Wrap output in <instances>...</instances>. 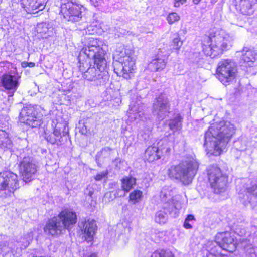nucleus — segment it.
I'll list each match as a JSON object with an SVG mask.
<instances>
[{
    "mask_svg": "<svg viewBox=\"0 0 257 257\" xmlns=\"http://www.w3.org/2000/svg\"><path fill=\"white\" fill-rule=\"evenodd\" d=\"M103 42L97 38H89L87 44L81 50L80 54H85L88 58L93 60V65L81 63L79 70L83 73L84 79L94 81L97 84L105 83L108 80V73L106 69L107 63L104 57L105 51L102 47Z\"/></svg>",
    "mask_w": 257,
    "mask_h": 257,
    "instance_id": "1",
    "label": "nucleus"
},
{
    "mask_svg": "<svg viewBox=\"0 0 257 257\" xmlns=\"http://www.w3.org/2000/svg\"><path fill=\"white\" fill-rule=\"evenodd\" d=\"M234 133V125L230 122L221 121L214 124L205 134L204 146L210 154L219 155Z\"/></svg>",
    "mask_w": 257,
    "mask_h": 257,
    "instance_id": "2",
    "label": "nucleus"
},
{
    "mask_svg": "<svg viewBox=\"0 0 257 257\" xmlns=\"http://www.w3.org/2000/svg\"><path fill=\"white\" fill-rule=\"evenodd\" d=\"M232 36L222 29H213L203 37L202 48L204 54L211 58L222 54L232 46Z\"/></svg>",
    "mask_w": 257,
    "mask_h": 257,
    "instance_id": "3",
    "label": "nucleus"
},
{
    "mask_svg": "<svg viewBox=\"0 0 257 257\" xmlns=\"http://www.w3.org/2000/svg\"><path fill=\"white\" fill-rule=\"evenodd\" d=\"M114 71L119 76L126 79H130L131 75L136 69L137 56L134 50L131 48L118 47L113 54Z\"/></svg>",
    "mask_w": 257,
    "mask_h": 257,
    "instance_id": "4",
    "label": "nucleus"
},
{
    "mask_svg": "<svg viewBox=\"0 0 257 257\" xmlns=\"http://www.w3.org/2000/svg\"><path fill=\"white\" fill-rule=\"evenodd\" d=\"M198 168V161L193 156L189 155L178 165L171 166L168 169V175L170 178L179 180L187 185L192 182Z\"/></svg>",
    "mask_w": 257,
    "mask_h": 257,
    "instance_id": "5",
    "label": "nucleus"
},
{
    "mask_svg": "<svg viewBox=\"0 0 257 257\" xmlns=\"http://www.w3.org/2000/svg\"><path fill=\"white\" fill-rule=\"evenodd\" d=\"M77 216L75 213L65 209L58 216L49 219L44 227L46 233L52 236L60 234L65 229L69 228L76 223Z\"/></svg>",
    "mask_w": 257,
    "mask_h": 257,
    "instance_id": "6",
    "label": "nucleus"
},
{
    "mask_svg": "<svg viewBox=\"0 0 257 257\" xmlns=\"http://www.w3.org/2000/svg\"><path fill=\"white\" fill-rule=\"evenodd\" d=\"M236 248L234 239L229 232L218 233L215 240L208 247L207 257H222L226 256L225 252H233Z\"/></svg>",
    "mask_w": 257,
    "mask_h": 257,
    "instance_id": "7",
    "label": "nucleus"
},
{
    "mask_svg": "<svg viewBox=\"0 0 257 257\" xmlns=\"http://www.w3.org/2000/svg\"><path fill=\"white\" fill-rule=\"evenodd\" d=\"M236 190L240 201L245 205L257 206V180L244 178L237 181Z\"/></svg>",
    "mask_w": 257,
    "mask_h": 257,
    "instance_id": "8",
    "label": "nucleus"
},
{
    "mask_svg": "<svg viewBox=\"0 0 257 257\" xmlns=\"http://www.w3.org/2000/svg\"><path fill=\"white\" fill-rule=\"evenodd\" d=\"M174 194V189L166 186L162 189L160 198L163 203V209L167 210L171 216L175 218L179 214V210L182 208V203L181 196L175 195Z\"/></svg>",
    "mask_w": 257,
    "mask_h": 257,
    "instance_id": "9",
    "label": "nucleus"
},
{
    "mask_svg": "<svg viewBox=\"0 0 257 257\" xmlns=\"http://www.w3.org/2000/svg\"><path fill=\"white\" fill-rule=\"evenodd\" d=\"M211 187L216 194L224 192L226 188L227 177L217 164L209 166L207 169Z\"/></svg>",
    "mask_w": 257,
    "mask_h": 257,
    "instance_id": "10",
    "label": "nucleus"
},
{
    "mask_svg": "<svg viewBox=\"0 0 257 257\" xmlns=\"http://www.w3.org/2000/svg\"><path fill=\"white\" fill-rule=\"evenodd\" d=\"M84 9L83 5L76 0H61L60 12L68 21H80Z\"/></svg>",
    "mask_w": 257,
    "mask_h": 257,
    "instance_id": "11",
    "label": "nucleus"
},
{
    "mask_svg": "<svg viewBox=\"0 0 257 257\" xmlns=\"http://www.w3.org/2000/svg\"><path fill=\"white\" fill-rule=\"evenodd\" d=\"M19 188L18 176L10 171L0 173V197L8 198L13 195Z\"/></svg>",
    "mask_w": 257,
    "mask_h": 257,
    "instance_id": "12",
    "label": "nucleus"
},
{
    "mask_svg": "<svg viewBox=\"0 0 257 257\" xmlns=\"http://www.w3.org/2000/svg\"><path fill=\"white\" fill-rule=\"evenodd\" d=\"M45 138L53 145L62 146L67 144L69 140L67 122H57L52 133H45Z\"/></svg>",
    "mask_w": 257,
    "mask_h": 257,
    "instance_id": "13",
    "label": "nucleus"
},
{
    "mask_svg": "<svg viewBox=\"0 0 257 257\" xmlns=\"http://www.w3.org/2000/svg\"><path fill=\"white\" fill-rule=\"evenodd\" d=\"M236 72V64L232 60H223L218 63L217 68V77L224 85H228L235 78Z\"/></svg>",
    "mask_w": 257,
    "mask_h": 257,
    "instance_id": "14",
    "label": "nucleus"
},
{
    "mask_svg": "<svg viewBox=\"0 0 257 257\" xmlns=\"http://www.w3.org/2000/svg\"><path fill=\"white\" fill-rule=\"evenodd\" d=\"M19 170L24 181L30 182L35 177L37 171V162L33 157H25L20 162Z\"/></svg>",
    "mask_w": 257,
    "mask_h": 257,
    "instance_id": "15",
    "label": "nucleus"
},
{
    "mask_svg": "<svg viewBox=\"0 0 257 257\" xmlns=\"http://www.w3.org/2000/svg\"><path fill=\"white\" fill-rule=\"evenodd\" d=\"M170 105L166 95L161 94L156 98L153 104V113L159 120L164 119L170 113Z\"/></svg>",
    "mask_w": 257,
    "mask_h": 257,
    "instance_id": "16",
    "label": "nucleus"
},
{
    "mask_svg": "<svg viewBox=\"0 0 257 257\" xmlns=\"http://www.w3.org/2000/svg\"><path fill=\"white\" fill-rule=\"evenodd\" d=\"M37 115V113L34 106H25L20 113V120L32 127H37L41 124V120Z\"/></svg>",
    "mask_w": 257,
    "mask_h": 257,
    "instance_id": "17",
    "label": "nucleus"
},
{
    "mask_svg": "<svg viewBox=\"0 0 257 257\" xmlns=\"http://www.w3.org/2000/svg\"><path fill=\"white\" fill-rule=\"evenodd\" d=\"M21 6L28 14H36L43 10L46 0H20Z\"/></svg>",
    "mask_w": 257,
    "mask_h": 257,
    "instance_id": "18",
    "label": "nucleus"
},
{
    "mask_svg": "<svg viewBox=\"0 0 257 257\" xmlns=\"http://www.w3.org/2000/svg\"><path fill=\"white\" fill-rule=\"evenodd\" d=\"M19 77L16 75L8 73L2 76L1 81L3 87L6 89L12 91V92L9 94V97L12 96L14 92L17 89L19 85Z\"/></svg>",
    "mask_w": 257,
    "mask_h": 257,
    "instance_id": "19",
    "label": "nucleus"
},
{
    "mask_svg": "<svg viewBox=\"0 0 257 257\" xmlns=\"http://www.w3.org/2000/svg\"><path fill=\"white\" fill-rule=\"evenodd\" d=\"M78 226L84 237L88 241L93 240L96 229V225L94 220L88 219L87 221L79 222Z\"/></svg>",
    "mask_w": 257,
    "mask_h": 257,
    "instance_id": "20",
    "label": "nucleus"
},
{
    "mask_svg": "<svg viewBox=\"0 0 257 257\" xmlns=\"http://www.w3.org/2000/svg\"><path fill=\"white\" fill-rule=\"evenodd\" d=\"M236 53L241 55V66L251 67L254 66L256 58L255 53L253 50L245 47L241 52H237Z\"/></svg>",
    "mask_w": 257,
    "mask_h": 257,
    "instance_id": "21",
    "label": "nucleus"
},
{
    "mask_svg": "<svg viewBox=\"0 0 257 257\" xmlns=\"http://www.w3.org/2000/svg\"><path fill=\"white\" fill-rule=\"evenodd\" d=\"M168 54V53L164 55L158 54L149 62L148 69L153 72L159 71L164 69L167 63Z\"/></svg>",
    "mask_w": 257,
    "mask_h": 257,
    "instance_id": "22",
    "label": "nucleus"
},
{
    "mask_svg": "<svg viewBox=\"0 0 257 257\" xmlns=\"http://www.w3.org/2000/svg\"><path fill=\"white\" fill-rule=\"evenodd\" d=\"M171 147L172 143L167 138L161 139L158 142V153L160 156V159H164L171 154Z\"/></svg>",
    "mask_w": 257,
    "mask_h": 257,
    "instance_id": "23",
    "label": "nucleus"
},
{
    "mask_svg": "<svg viewBox=\"0 0 257 257\" xmlns=\"http://www.w3.org/2000/svg\"><path fill=\"white\" fill-rule=\"evenodd\" d=\"M36 30L43 38H47L54 34V28L50 22H41L37 24Z\"/></svg>",
    "mask_w": 257,
    "mask_h": 257,
    "instance_id": "24",
    "label": "nucleus"
},
{
    "mask_svg": "<svg viewBox=\"0 0 257 257\" xmlns=\"http://www.w3.org/2000/svg\"><path fill=\"white\" fill-rule=\"evenodd\" d=\"M236 6L243 15H250L253 14V5L256 0H236Z\"/></svg>",
    "mask_w": 257,
    "mask_h": 257,
    "instance_id": "25",
    "label": "nucleus"
},
{
    "mask_svg": "<svg viewBox=\"0 0 257 257\" xmlns=\"http://www.w3.org/2000/svg\"><path fill=\"white\" fill-rule=\"evenodd\" d=\"M145 157L149 162L160 159L157 147L149 146L145 152Z\"/></svg>",
    "mask_w": 257,
    "mask_h": 257,
    "instance_id": "26",
    "label": "nucleus"
},
{
    "mask_svg": "<svg viewBox=\"0 0 257 257\" xmlns=\"http://www.w3.org/2000/svg\"><path fill=\"white\" fill-rule=\"evenodd\" d=\"M142 109L138 105H134L127 111V115L130 121L139 120L143 115Z\"/></svg>",
    "mask_w": 257,
    "mask_h": 257,
    "instance_id": "27",
    "label": "nucleus"
},
{
    "mask_svg": "<svg viewBox=\"0 0 257 257\" xmlns=\"http://www.w3.org/2000/svg\"><path fill=\"white\" fill-rule=\"evenodd\" d=\"M136 184V179L132 176H126L121 180V187L125 192H128Z\"/></svg>",
    "mask_w": 257,
    "mask_h": 257,
    "instance_id": "28",
    "label": "nucleus"
},
{
    "mask_svg": "<svg viewBox=\"0 0 257 257\" xmlns=\"http://www.w3.org/2000/svg\"><path fill=\"white\" fill-rule=\"evenodd\" d=\"M102 24L97 22H93L85 29L86 33L90 35L100 34L103 31Z\"/></svg>",
    "mask_w": 257,
    "mask_h": 257,
    "instance_id": "29",
    "label": "nucleus"
},
{
    "mask_svg": "<svg viewBox=\"0 0 257 257\" xmlns=\"http://www.w3.org/2000/svg\"><path fill=\"white\" fill-rule=\"evenodd\" d=\"M168 214L170 215L169 213L167 210H164L163 207L161 210L156 213L155 216V222L160 224L166 223L168 219Z\"/></svg>",
    "mask_w": 257,
    "mask_h": 257,
    "instance_id": "30",
    "label": "nucleus"
},
{
    "mask_svg": "<svg viewBox=\"0 0 257 257\" xmlns=\"http://www.w3.org/2000/svg\"><path fill=\"white\" fill-rule=\"evenodd\" d=\"M112 149L108 147H104L96 155V161L99 166H101V159L108 158L110 157Z\"/></svg>",
    "mask_w": 257,
    "mask_h": 257,
    "instance_id": "31",
    "label": "nucleus"
},
{
    "mask_svg": "<svg viewBox=\"0 0 257 257\" xmlns=\"http://www.w3.org/2000/svg\"><path fill=\"white\" fill-rule=\"evenodd\" d=\"M182 117L178 114L173 119L169 120L168 125L170 129L173 132L180 130L182 127Z\"/></svg>",
    "mask_w": 257,
    "mask_h": 257,
    "instance_id": "32",
    "label": "nucleus"
},
{
    "mask_svg": "<svg viewBox=\"0 0 257 257\" xmlns=\"http://www.w3.org/2000/svg\"><path fill=\"white\" fill-rule=\"evenodd\" d=\"M0 146L2 148H11L12 142L8 134L4 131L0 130Z\"/></svg>",
    "mask_w": 257,
    "mask_h": 257,
    "instance_id": "33",
    "label": "nucleus"
},
{
    "mask_svg": "<svg viewBox=\"0 0 257 257\" xmlns=\"http://www.w3.org/2000/svg\"><path fill=\"white\" fill-rule=\"evenodd\" d=\"M182 41H181L180 37L177 33L174 34L173 36V39L170 46L171 50H179L182 45Z\"/></svg>",
    "mask_w": 257,
    "mask_h": 257,
    "instance_id": "34",
    "label": "nucleus"
},
{
    "mask_svg": "<svg viewBox=\"0 0 257 257\" xmlns=\"http://www.w3.org/2000/svg\"><path fill=\"white\" fill-rule=\"evenodd\" d=\"M143 197V192L138 190L133 191L130 194V201L135 204L140 202Z\"/></svg>",
    "mask_w": 257,
    "mask_h": 257,
    "instance_id": "35",
    "label": "nucleus"
},
{
    "mask_svg": "<svg viewBox=\"0 0 257 257\" xmlns=\"http://www.w3.org/2000/svg\"><path fill=\"white\" fill-rule=\"evenodd\" d=\"M233 229L235 233L240 236H248L249 234L248 232H247L246 229L243 227V224L239 225L234 224L233 226Z\"/></svg>",
    "mask_w": 257,
    "mask_h": 257,
    "instance_id": "36",
    "label": "nucleus"
},
{
    "mask_svg": "<svg viewBox=\"0 0 257 257\" xmlns=\"http://www.w3.org/2000/svg\"><path fill=\"white\" fill-rule=\"evenodd\" d=\"M1 253L3 256H6L7 254L12 251L13 248L11 245V243L5 241L1 244Z\"/></svg>",
    "mask_w": 257,
    "mask_h": 257,
    "instance_id": "37",
    "label": "nucleus"
},
{
    "mask_svg": "<svg viewBox=\"0 0 257 257\" xmlns=\"http://www.w3.org/2000/svg\"><path fill=\"white\" fill-rule=\"evenodd\" d=\"M151 257H174V254L170 251L162 250L153 252Z\"/></svg>",
    "mask_w": 257,
    "mask_h": 257,
    "instance_id": "38",
    "label": "nucleus"
},
{
    "mask_svg": "<svg viewBox=\"0 0 257 257\" xmlns=\"http://www.w3.org/2000/svg\"><path fill=\"white\" fill-rule=\"evenodd\" d=\"M151 130L150 128H145L144 131H140L138 134V137L140 140L145 141L148 140L150 137Z\"/></svg>",
    "mask_w": 257,
    "mask_h": 257,
    "instance_id": "39",
    "label": "nucleus"
},
{
    "mask_svg": "<svg viewBox=\"0 0 257 257\" xmlns=\"http://www.w3.org/2000/svg\"><path fill=\"white\" fill-rule=\"evenodd\" d=\"M167 19L169 24H172L180 20V16L177 13L175 12H172L169 14Z\"/></svg>",
    "mask_w": 257,
    "mask_h": 257,
    "instance_id": "40",
    "label": "nucleus"
},
{
    "mask_svg": "<svg viewBox=\"0 0 257 257\" xmlns=\"http://www.w3.org/2000/svg\"><path fill=\"white\" fill-rule=\"evenodd\" d=\"M244 249L245 250L247 255L249 257H257V253L252 245L251 244L249 246H244Z\"/></svg>",
    "mask_w": 257,
    "mask_h": 257,
    "instance_id": "41",
    "label": "nucleus"
},
{
    "mask_svg": "<svg viewBox=\"0 0 257 257\" xmlns=\"http://www.w3.org/2000/svg\"><path fill=\"white\" fill-rule=\"evenodd\" d=\"M22 240L20 242H18L19 246L20 247L21 249H25L30 244V241H31V238L30 237L29 239H26L25 238L21 239Z\"/></svg>",
    "mask_w": 257,
    "mask_h": 257,
    "instance_id": "42",
    "label": "nucleus"
},
{
    "mask_svg": "<svg viewBox=\"0 0 257 257\" xmlns=\"http://www.w3.org/2000/svg\"><path fill=\"white\" fill-rule=\"evenodd\" d=\"M108 172L107 170L102 171L98 173L94 177L96 181H101L102 179H106L107 178Z\"/></svg>",
    "mask_w": 257,
    "mask_h": 257,
    "instance_id": "43",
    "label": "nucleus"
},
{
    "mask_svg": "<svg viewBox=\"0 0 257 257\" xmlns=\"http://www.w3.org/2000/svg\"><path fill=\"white\" fill-rule=\"evenodd\" d=\"M35 64L33 62H27L26 61H24L21 63V66L23 68H26L27 67H33L35 66Z\"/></svg>",
    "mask_w": 257,
    "mask_h": 257,
    "instance_id": "44",
    "label": "nucleus"
},
{
    "mask_svg": "<svg viewBox=\"0 0 257 257\" xmlns=\"http://www.w3.org/2000/svg\"><path fill=\"white\" fill-rule=\"evenodd\" d=\"M103 0H90L91 3L95 6L97 7L101 5Z\"/></svg>",
    "mask_w": 257,
    "mask_h": 257,
    "instance_id": "45",
    "label": "nucleus"
},
{
    "mask_svg": "<svg viewBox=\"0 0 257 257\" xmlns=\"http://www.w3.org/2000/svg\"><path fill=\"white\" fill-rule=\"evenodd\" d=\"M175 2L174 3V6H175V7H179L180 4H183L186 2V0H175Z\"/></svg>",
    "mask_w": 257,
    "mask_h": 257,
    "instance_id": "46",
    "label": "nucleus"
},
{
    "mask_svg": "<svg viewBox=\"0 0 257 257\" xmlns=\"http://www.w3.org/2000/svg\"><path fill=\"white\" fill-rule=\"evenodd\" d=\"M183 226L186 229H188L192 228V225L190 223H189V221H186L185 220L184 221Z\"/></svg>",
    "mask_w": 257,
    "mask_h": 257,
    "instance_id": "47",
    "label": "nucleus"
},
{
    "mask_svg": "<svg viewBox=\"0 0 257 257\" xmlns=\"http://www.w3.org/2000/svg\"><path fill=\"white\" fill-rule=\"evenodd\" d=\"M195 220V217L192 215H188L185 220L186 221H192Z\"/></svg>",
    "mask_w": 257,
    "mask_h": 257,
    "instance_id": "48",
    "label": "nucleus"
},
{
    "mask_svg": "<svg viewBox=\"0 0 257 257\" xmlns=\"http://www.w3.org/2000/svg\"><path fill=\"white\" fill-rule=\"evenodd\" d=\"M201 0H193V3L195 4H198Z\"/></svg>",
    "mask_w": 257,
    "mask_h": 257,
    "instance_id": "49",
    "label": "nucleus"
},
{
    "mask_svg": "<svg viewBox=\"0 0 257 257\" xmlns=\"http://www.w3.org/2000/svg\"><path fill=\"white\" fill-rule=\"evenodd\" d=\"M88 257H98L97 255L95 253H92Z\"/></svg>",
    "mask_w": 257,
    "mask_h": 257,
    "instance_id": "50",
    "label": "nucleus"
},
{
    "mask_svg": "<svg viewBox=\"0 0 257 257\" xmlns=\"http://www.w3.org/2000/svg\"><path fill=\"white\" fill-rule=\"evenodd\" d=\"M217 1V0H211V3L212 4H214Z\"/></svg>",
    "mask_w": 257,
    "mask_h": 257,
    "instance_id": "51",
    "label": "nucleus"
},
{
    "mask_svg": "<svg viewBox=\"0 0 257 257\" xmlns=\"http://www.w3.org/2000/svg\"><path fill=\"white\" fill-rule=\"evenodd\" d=\"M88 194L91 197L92 195L93 194V192L91 191H89V192H88Z\"/></svg>",
    "mask_w": 257,
    "mask_h": 257,
    "instance_id": "52",
    "label": "nucleus"
},
{
    "mask_svg": "<svg viewBox=\"0 0 257 257\" xmlns=\"http://www.w3.org/2000/svg\"><path fill=\"white\" fill-rule=\"evenodd\" d=\"M47 0H46V2H47Z\"/></svg>",
    "mask_w": 257,
    "mask_h": 257,
    "instance_id": "53",
    "label": "nucleus"
}]
</instances>
